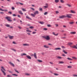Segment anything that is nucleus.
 Listing matches in <instances>:
<instances>
[{
  "instance_id": "nucleus-1",
  "label": "nucleus",
  "mask_w": 77,
  "mask_h": 77,
  "mask_svg": "<svg viewBox=\"0 0 77 77\" xmlns=\"http://www.w3.org/2000/svg\"><path fill=\"white\" fill-rule=\"evenodd\" d=\"M1 70L2 73L4 75H6V72H5V71L6 72V69H5V67L3 66L1 67Z\"/></svg>"
},
{
  "instance_id": "nucleus-2",
  "label": "nucleus",
  "mask_w": 77,
  "mask_h": 77,
  "mask_svg": "<svg viewBox=\"0 0 77 77\" xmlns=\"http://www.w3.org/2000/svg\"><path fill=\"white\" fill-rule=\"evenodd\" d=\"M5 19L7 20V21H9L10 22H12V20H11V18L9 17V16H7L6 17H5Z\"/></svg>"
},
{
  "instance_id": "nucleus-3",
  "label": "nucleus",
  "mask_w": 77,
  "mask_h": 77,
  "mask_svg": "<svg viewBox=\"0 0 77 77\" xmlns=\"http://www.w3.org/2000/svg\"><path fill=\"white\" fill-rule=\"evenodd\" d=\"M44 38H45L46 39V40H50V36L49 35H47L46 36H43V37Z\"/></svg>"
},
{
  "instance_id": "nucleus-4",
  "label": "nucleus",
  "mask_w": 77,
  "mask_h": 77,
  "mask_svg": "<svg viewBox=\"0 0 77 77\" xmlns=\"http://www.w3.org/2000/svg\"><path fill=\"white\" fill-rule=\"evenodd\" d=\"M72 15L71 14H66V17H67V18H71V16Z\"/></svg>"
},
{
  "instance_id": "nucleus-5",
  "label": "nucleus",
  "mask_w": 77,
  "mask_h": 77,
  "mask_svg": "<svg viewBox=\"0 0 77 77\" xmlns=\"http://www.w3.org/2000/svg\"><path fill=\"white\" fill-rule=\"evenodd\" d=\"M45 5H46V6H43V8L45 9H46V8H48V4H46Z\"/></svg>"
},
{
  "instance_id": "nucleus-6",
  "label": "nucleus",
  "mask_w": 77,
  "mask_h": 77,
  "mask_svg": "<svg viewBox=\"0 0 77 77\" xmlns=\"http://www.w3.org/2000/svg\"><path fill=\"white\" fill-rule=\"evenodd\" d=\"M59 18H66V16L65 15H62L59 17Z\"/></svg>"
},
{
  "instance_id": "nucleus-7",
  "label": "nucleus",
  "mask_w": 77,
  "mask_h": 77,
  "mask_svg": "<svg viewBox=\"0 0 77 77\" xmlns=\"http://www.w3.org/2000/svg\"><path fill=\"white\" fill-rule=\"evenodd\" d=\"M9 63L10 65H11V66H13V67H14V66H15V65H14V64L13 63H11V62H9Z\"/></svg>"
},
{
  "instance_id": "nucleus-8",
  "label": "nucleus",
  "mask_w": 77,
  "mask_h": 77,
  "mask_svg": "<svg viewBox=\"0 0 77 77\" xmlns=\"http://www.w3.org/2000/svg\"><path fill=\"white\" fill-rule=\"evenodd\" d=\"M34 15H36V14H39V12L38 11H36L34 12Z\"/></svg>"
},
{
  "instance_id": "nucleus-9",
  "label": "nucleus",
  "mask_w": 77,
  "mask_h": 77,
  "mask_svg": "<svg viewBox=\"0 0 77 77\" xmlns=\"http://www.w3.org/2000/svg\"><path fill=\"white\" fill-rule=\"evenodd\" d=\"M34 56L35 58V59H37V57L36 56V53H34Z\"/></svg>"
},
{
  "instance_id": "nucleus-10",
  "label": "nucleus",
  "mask_w": 77,
  "mask_h": 77,
  "mask_svg": "<svg viewBox=\"0 0 77 77\" xmlns=\"http://www.w3.org/2000/svg\"><path fill=\"white\" fill-rule=\"evenodd\" d=\"M23 45V46H29V45L28 44H24Z\"/></svg>"
},
{
  "instance_id": "nucleus-11",
  "label": "nucleus",
  "mask_w": 77,
  "mask_h": 77,
  "mask_svg": "<svg viewBox=\"0 0 77 77\" xmlns=\"http://www.w3.org/2000/svg\"><path fill=\"white\" fill-rule=\"evenodd\" d=\"M55 50H61V48H56L55 49Z\"/></svg>"
},
{
  "instance_id": "nucleus-12",
  "label": "nucleus",
  "mask_w": 77,
  "mask_h": 77,
  "mask_svg": "<svg viewBox=\"0 0 77 77\" xmlns=\"http://www.w3.org/2000/svg\"><path fill=\"white\" fill-rule=\"evenodd\" d=\"M26 57L28 58V59H32L31 57H30V56L29 55H27Z\"/></svg>"
},
{
  "instance_id": "nucleus-13",
  "label": "nucleus",
  "mask_w": 77,
  "mask_h": 77,
  "mask_svg": "<svg viewBox=\"0 0 77 77\" xmlns=\"http://www.w3.org/2000/svg\"><path fill=\"white\" fill-rule=\"evenodd\" d=\"M9 38L10 39H12L14 38V36H9Z\"/></svg>"
},
{
  "instance_id": "nucleus-14",
  "label": "nucleus",
  "mask_w": 77,
  "mask_h": 77,
  "mask_svg": "<svg viewBox=\"0 0 77 77\" xmlns=\"http://www.w3.org/2000/svg\"><path fill=\"white\" fill-rule=\"evenodd\" d=\"M44 47H45V48H49L48 46H47L46 45H44Z\"/></svg>"
},
{
  "instance_id": "nucleus-15",
  "label": "nucleus",
  "mask_w": 77,
  "mask_h": 77,
  "mask_svg": "<svg viewBox=\"0 0 77 77\" xmlns=\"http://www.w3.org/2000/svg\"><path fill=\"white\" fill-rule=\"evenodd\" d=\"M75 33H76V32H70V34H72L73 35L75 34Z\"/></svg>"
},
{
  "instance_id": "nucleus-16",
  "label": "nucleus",
  "mask_w": 77,
  "mask_h": 77,
  "mask_svg": "<svg viewBox=\"0 0 77 77\" xmlns=\"http://www.w3.org/2000/svg\"><path fill=\"white\" fill-rule=\"evenodd\" d=\"M39 23H40V24H44V22L43 21H40L39 22Z\"/></svg>"
},
{
  "instance_id": "nucleus-17",
  "label": "nucleus",
  "mask_w": 77,
  "mask_h": 77,
  "mask_svg": "<svg viewBox=\"0 0 77 77\" xmlns=\"http://www.w3.org/2000/svg\"><path fill=\"white\" fill-rule=\"evenodd\" d=\"M72 48H76V49H77V47L76 46L74 45L72 47Z\"/></svg>"
},
{
  "instance_id": "nucleus-18",
  "label": "nucleus",
  "mask_w": 77,
  "mask_h": 77,
  "mask_svg": "<svg viewBox=\"0 0 77 77\" xmlns=\"http://www.w3.org/2000/svg\"><path fill=\"white\" fill-rule=\"evenodd\" d=\"M19 12L20 14H21V15H23V13H22V12H21V11H19Z\"/></svg>"
},
{
  "instance_id": "nucleus-19",
  "label": "nucleus",
  "mask_w": 77,
  "mask_h": 77,
  "mask_svg": "<svg viewBox=\"0 0 77 77\" xmlns=\"http://www.w3.org/2000/svg\"><path fill=\"white\" fill-rule=\"evenodd\" d=\"M64 63L65 62H63V61H60L58 63H59V64H60V63L63 64V63Z\"/></svg>"
},
{
  "instance_id": "nucleus-20",
  "label": "nucleus",
  "mask_w": 77,
  "mask_h": 77,
  "mask_svg": "<svg viewBox=\"0 0 77 77\" xmlns=\"http://www.w3.org/2000/svg\"><path fill=\"white\" fill-rule=\"evenodd\" d=\"M5 26H6V27H10V25L8 24H6L5 25Z\"/></svg>"
},
{
  "instance_id": "nucleus-21",
  "label": "nucleus",
  "mask_w": 77,
  "mask_h": 77,
  "mask_svg": "<svg viewBox=\"0 0 77 77\" xmlns=\"http://www.w3.org/2000/svg\"><path fill=\"white\" fill-rule=\"evenodd\" d=\"M53 34L54 35H55V36H57L58 35V33H57V34H55V33L54 32H53Z\"/></svg>"
},
{
  "instance_id": "nucleus-22",
  "label": "nucleus",
  "mask_w": 77,
  "mask_h": 77,
  "mask_svg": "<svg viewBox=\"0 0 77 77\" xmlns=\"http://www.w3.org/2000/svg\"><path fill=\"white\" fill-rule=\"evenodd\" d=\"M63 52L64 53H65V54H67L68 53V52H67L65 51V50H63Z\"/></svg>"
},
{
  "instance_id": "nucleus-23",
  "label": "nucleus",
  "mask_w": 77,
  "mask_h": 77,
  "mask_svg": "<svg viewBox=\"0 0 77 77\" xmlns=\"http://www.w3.org/2000/svg\"><path fill=\"white\" fill-rule=\"evenodd\" d=\"M68 60H72V59L68 57L67 58Z\"/></svg>"
},
{
  "instance_id": "nucleus-24",
  "label": "nucleus",
  "mask_w": 77,
  "mask_h": 77,
  "mask_svg": "<svg viewBox=\"0 0 77 77\" xmlns=\"http://www.w3.org/2000/svg\"><path fill=\"white\" fill-rule=\"evenodd\" d=\"M71 13H73V14L75 13V12L74 11L72 10L71 11Z\"/></svg>"
},
{
  "instance_id": "nucleus-25",
  "label": "nucleus",
  "mask_w": 77,
  "mask_h": 77,
  "mask_svg": "<svg viewBox=\"0 0 77 77\" xmlns=\"http://www.w3.org/2000/svg\"><path fill=\"white\" fill-rule=\"evenodd\" d=\"M68 68H72V66H67Z\"/></svg>"
},
{
  "instance_id": "nucleus-26",
  "label": "nucleus",
  "mask_w": 77,
  "mask_h": 77,
  "mask_svg": "<svg viewBox=\"0 0 77 77\" xmlns=\"http://www.w3.org/2000/svg\"><path fill=\"white\" fill-rule=\"evenodd\" d=\"M25 55H27V54H26L25 53H23V54H21V56H25Z\"/></svg>"
},
{
  "instance_id": "nucleus-27",
  "label": "nucleus",
  "mask_w": 77,
  "mask_h": 77,
  "mask_svg": "<svg viewBox=\"0 0 77 77\" xmlns=\"http://www.w3.org/2000/svg\"><path fill=\"white\" fill-rule=\"evenodd\" d=\"M59 2V0H55V3H58Z\"/></svg>"
},
{
  "instance_id": "nucleus-28",
  "label": "nucleus",
  "mask_w": 77,
  "mask_h": 77,
  "mask_svg": "<svg viewBox=\"0 0 77 77\" xmlns=\"http://www.w3.org/2000/svg\"><path fill=\"white\" fill-rule=\"evenodd\" d=\"M47 14H48V12H45L44 13V15H47Z\"/></svg>"
},
{
  "instance_id": "nucleus-29",
  "label": "nucleus",
  "mask_w": 77,
  "mask_h": 77,
  "mask_svg": "<svg viewBox=\"0 0 77 77\" xmlns=\"http://www.w3.org/2000/svg\"><path fill=\"white\" fill-rule=\"evenodd\" d=\"M31 15L33 17H35V15H34V14H31Z\"/></svg>"
},
{
  "instance_id": "nucleus-30",
  "label": "nucleus",
  "mask_w": 77,
  "mask_h": 77,
  "mask_svg": "<svg viewBox=\"0 0 77 77\" xmlns=\"http://www.w3.org/2000/svg\"><path fill=\"white\" fill-rule=\"evenodd\" d=\"M73 77H77V75L76 74H73Z\"/></svg>"
},
{
  "instance_id": "nucleus-31",
  "label": "nucleus",
  "mask_w": 77,
  "mask_h": 77,
  "mask_svg": "<svg viewBox=\"0 0 77 77\" xmlns=\"http://www.w3.org/2000/svg\"><path fill=\"white\" fill-rule=\"evenodd\" d=\"M26 32H32V31L29 30H26Z\"/></svg>"
},
{
  "instance_id": "nucleus-32",
  "label": "nucleus",
  "mask_w": 77,
  "mask_h": 77,
  "mask_svg": "<svg viewBox=\"0 0 77 77\" xmlns=\"http://www.w3.org/2000/svg\"><path fill=\"white\" fill-rule=\"evenodd\" d=\"M72 43L71 42H70L68 43V45H72Z\"/></svg>"
},
{
  "instance_id": "nucleus-33",
  "label": "nucleus",
  "mask_w": 77,
  "mask_h": 77,
  "mask_svg": "<svg viewBox=\"0 0 77 77\" xmlns=\"http://www.w3.org/2000/svg\"><path fill=\"white\" fill-rule=\"evenodd\" d=\"M54 75H56V76L59 75V74L57 73H54Z\"/></svg>"
},
{
  "instance_id": "nucleus-34",
  "label": "nucleus",
  "mask_w": 77,
  "mask_h": 77,
  "mask_svg": "<svg viewBox=\"0 0 77 77\" xmlns=\"http://www.w3.org/2000/svg\"><path fill=\"white\" fill-rule=\"evenodd\" d=\"M38 61L39 62H42V61L41 60H38Z\"/></svg>"
},
{
  "instance_id": "nucleus-35",
  "label": "nucleus",
  "mask_w": 77,
  "mask_h": 77,
  "mask_svg": "<svg viewBox=\"0 0 77 77\" xmlns=\"http://www.w3.org/2000/svg\"><path fill=\"white\" fill-rule=\"evenodd\" d=\"M66 5H67V6H69V7H71V5L68 4H67Z\"/></svg>"
},
{
  "instance_id": "nucleus-36",
  "label": "nucleus",
  "mask_w": 77,
  "mask_h": 77,
  "mask_svg": "<svg viewBox=\"0 0 77 77\" xmlns=\"http://www.w3.org/2000/svg\"><path fill=\"white\" fill-rule=\"evenodd\" d=\"M57 58H58V59H62V57H59V56H58L57 57Z\"/></svg>"
},
{
  "instance_id": "nucleus-37",
  "label": "nucleus",
  "mask_w": 77,
  "mask_h": 77,
  "mask_svg": "<svg viewBox=\"0 0 77 77\" xmlns=\"http://www.w3.org/2000/svg\"><path fill=\"white\" fill-rule=\"evenodd\" d=\"M72 59H77V58L76 57H72Z\"/></svg>"
},
{
  "instance_id": "nucleus-38",
  "label": "nucleus",
  "mask_w": 77,
  "mask_h": 77,
  "mask_svg": "<svg viewBox=\"0 0 77 77\" xmlns=\"http://www.w3.org/2000/svg\"><path fill=\"white\" fill-rule=\"evenodd\" d=\"M26 17L27 18H28V19H29V20H30V17H29L28 16H27Z\"/></svg>"
},
{
  "instance_id": "nucleus-39",
  "label": "nucleus",
  "mask_w": 77,
  "mask_h": 77,
  "mask_svg": "<svg viewBox=\"0 0 77 77\" xmlns=\"http://www.w3.org/2000/svg\"><path fill=\"white\" fill-rule=\"evenodd\" d=\"M48 27H51V25L49 24L47 25Z\"/></svg>"
},
{
  "instance_id": "nucleus-40",
  "label": "nucleus",
  "mask_w": 77,
  "mask_h": 77,
  "mask_svg": "<svg viewBox=\"0 0 77 77\" xmlns=\"http://www.w3.org/2000/svg\"><path fill=\"white\" fill-rule=\"evenodd\" d=\"M13 75H14L15 76H18V75H16V74H13Z\"/></svg>"
},
{
  "instance_id": "nucleus-41",
  "label": "nucleus",
  "mask_w": 77,
  "mask_h": 77,
  "mask_svg": "<svg viewBox=\"0 0 77 77\" xmlns=\"http://www.w3.org/2000/svg\"><path fill=\"white\" fill-rule=\"evenodd\" d=\"M63 0H60L61 3H64V1H63Z\"/></svg>"
},
{
  "instance_id": "nucleus-42",
  "label": "nucleus",
  "mask_w": 77,
  "mask_h": 77,
  "mask_svg": "<svg viewBox=\"0 0 77 77\" xmlns=\"http://www.w3.org/2000/svg\"><path fill=\"white\" fill-rule=\"evenodd\" d=\"M22 10L23 11H26V10L24 8H22Z\"/></svg>"
},
{
  "instance_id": "nucleus-43",
  "label": "nucleus",
  "mask_w": 77,
  "mask_h": 77,
  "mask_svg": "<svg viewBox=\"0 0 77 77\" xmlns=\"http://www.w3.org/2000/svg\"><path fill=\"white\" fill-rule=\"evenodd\" d=\"M15 71H16V72H17V73H18V74H19V72H18V71L17 70H16V69H15L14 70Z\"/></svg>"
},
{
  "instance_id": "nucleus-44",
  "label": "nucleus",
  "mask_w": 77,
  "mask_h": 77,
  "mask_svg": "<svg viewBox=\"0 0 77 77\" xmlns=\"http://www.w3.org/2000/svg\"><path fill=\"white\" fill-rule=\"evenodd\" d=\"M13 44H17V43L16 42H13Z\"/></svg>"
},
{
  "instance_id": "nucleus-45",
  "label": "nucleus",
  "mask_w": 77,
  "mask_h": 77,
  "mask_svg": "<svg viewBox=\"0 0 77 77\" xmlns=\"http://www.w3.org/2000/svg\"><path fill=\"white\" fill-rule=\"evenodd\" d=\"M13 17H16L17 16V15L15 14H14L13 15Z\"/></svg>"
},
{
  "instance_id": "nucleus-46",
  "label": "nucleus",
  "mask_w": 77,
  "mask_h": 77,
  "mask_svg": "<svg viewBox=\"0 0 77 77\" xmlns=\"http://www.w3.org/2000/svg\"><path fill=\"white\" fill-rule=\"evenodd\" d=\"M29 28H30V29H33V28H34L33 26H32L30 27Z\"/></svg>"
},
{
  "instance_id": "nucleus-47",
  "label": "nucleus",
  "mask_w": 77,
  "mask_h": 77,
  "mask_svg": "<svg viewBox=\"0 0 77 77\" xmlns=\"http://www.w3.org/2000/svg\"><path fill=\"white\" fill-rule=\"evenodd\" d=\"M62 56H64V57H65V56H66V55H65V54H62Z\"/></svg>"
},
{
  "instance_id": "nucleus-48",
  "label": "nucleus",
  "mask_w": 77,
  "mask_h": 77,
  "mask_svg": "<svg viewBox=\"0 0 77 77\" xmlns=\"http://www.w3.org/2000/svg\"><path fill=\"white\" fill-rule=\"evenodd\" d=\"M8 77H12L11 75H7Z\"/></svg>"
},
{
  "instance_id": "nucleus-49",
  "label": "nucleus",
  "mask_w": 77,
  "mask_h": 77,
  "mask_svg": "<svg viewBox=\"0 0 77 77\" xmlns=\"http://www.w3.org/2000/svg\"><path fill=\"white\" fill-rule=\"evenodd\" d=\"M12 10H14L15 9V8L13 7L12 8Z\"/></svg>"
},
{
  "instance_id": "nucleus-50",
  "label": "nucleus",
  "mask_w": 77,
  "mask_h": 77,
  "mask_svg": "<svg viewBox=\"0 0 77 77\" xmlns=\"http://www.w3.org/2000/svg\"><path fill=\"white\" fill-rule=\"evenodd\" d=\"M35 33H36V32H32V34H35Z\"/></svg>"
},
{
  "instance_id": "nucleus-51",
  "label": "nucleus",
  "mask_w": 77,
  "mask_h": 77,
  "mask_svg": "<svg viewBox=\"0 0 77 77\" xmlns=\"http://www.w3.org/2000/svg\"><path fill=\"white\" fill-rule=\"evenodd\" d=\"M69 23L70 24H73V23H74V22H70Z\"/></svg>"
},
{
  "instance_id": "nucleus-52",
  "label": "nucleus",
  "mask_w": 77,
  "mask_h": 77,
  "mask_svg": "<svg viewBox=\"0 0 77 77\" xmlns=\"http://www.w3.org/2000/svg\"><path fill=\"white\" fill-rule=\"evenodd\" d=\"M56 14H59V11H56Z\"/></svg>"
},
{
  "instance_id": "nucleus-53",
  "label": "nucleus",
  "mask_w": 77,
  "mask_h": 77,
  "mask_svg": "<svg viewBox=\"0 0 77 77\" xmlns=\"http://www.w3.org/2000/svg\"><path fill=\"white\" fill-rule=\"evenodd\" d=\"M39 9L40 11H42V8H40Z\"/></svg>"
},
{
  "instance_id": "nucleus-54",
  "label": "nucleus",
  "mask_w": 77,
  "mask_h": 77,
  "mask_svg": "<svg viewBox=\"0 0 77 77\" xmlns=\"http://www.w3.org/2000/svg\"><path fill=\"white\" fill-rule=\"evenodd\" d=\"M0 11H4V10L0 8Z\"/></svg>"
},
{
  "instance_id": "nucleus-55",
  "label": "nucleus",
  "mask_w": 77,
  "mask_h": 77,
  "mask_svg": "<svg viewBox=\"0 0 77 77\" xmlns=\"http://www.w3.org/2000/svg\"><path fill=\"white\" fill-rule=\"evenodd\" d=\"M8 14H12V12L9 11L8 12Z\"/></svg>"
},
{
  "instance_id": "nucleus-56",
  "label": "nucleus",
  "mask_w": 77,
  "mask_h": 77,
  "mask_svg": "<svg viewBox=\"0 0 77 77\" xmlns=\"http://www.w3.org/2000/svg\"><path fill=\"white\" fill-rule=\"evenodd\" d=\"M50 63L51 65H53V63L52 62H50Z\"/></svg>"
},
{
  "instance_id": "nucleus-57",
  "label": "nucleus",
  "mask_w": 77,
  "mask_h": 77,
  "mask_svg": "<svg viewBox=\"0 0 77 77\" xmlns=\"http://www.w3.org/2000/svg\"><path fill=\"white\" fill-rule=\"evenodd\" d=\"M19 3L21 5H23V4L22 3Z\"/></svg>"
},
{
  "instance_id": "nucleus-58",
  "label": "nucleus",
  "mask_w": 77,
  "mask_h": 77,
  "mask_svg": "<svg viewBox=\"0 0 77 77\" xmlns=\"http://www.w3.org/2000/svg\"><path fill=\"white\" fill-rule=\"evenodd\" d=\"M44 30H47V28H44Z\"/></svg>"
},
{
  "instance_id": "nucleus-59",
  "label": "nucleus",
  "mask_w": 77,
  "mask_h": 77,
  "mask_svg": "<svg viewBox=\"0 0 77 77\" xmlns=\"http://www.w3.org/2000/svg\"><path fill=\"white\" fill-rule=\"evenodd\" d=\"M48 45H52V44L51 43H48Z\"/></svg>"
},
{
  "instance_id": "nucleus-60",
  "label": "nucleus",
  "mask_w": 77,
  "mask_h": 77,
  "mask_svg": "<svg viewBox=\"0 0 77 77\" xmlns=\"http://www.w3.org/2000/svg\"><path fill=\"white\" fill-rule=\"evenodd\" d=\"M31 9H32L33 11H35V9L33 8H31Z\"/></svg>"
},
{
  "instance_id": "nucleus-61",
  "label": "nucleus",
  "mask_w": 77,
  "mask_h": 77,
  "mask_svg": "<svg viewBox=\"0 0 77 77\" xmlns=\"http://www.w3.org/2000/svg\"><path fill=\"white\" fill-rule=\"evenodd\" d=\"M13 21H16V19H15V18H14L13 19Z\"/></svg>"
},
{
  "instance_id": "nucleus-62",
  "label": "nucleus",
  "mask_w": 77,
  "mask_h": 77,
  "mask_svg": "<svg viewBox=\"0 0 77 77\" xmlns=\"http://www.w3.org/2000/svg\"><path fill=\"white\" fill-rule=\"evenodd\" d=\"M55 26H57V27L58 26V24H55Z\"/></svg>"
},
{
  "instance_id": "nucleus-63",
  "label": "nucleus",
  "mask_w": 77,
  "mask_h": 77,
  "mask_svg": "<svg viewBox=\"0 0 77 77\" xmlns=\"http://www.w3.org/2000/svg\"><path fill=\"white\" fill-rule=\"evenodd\" d=\"M61 47L62 48H65V47H64L63 46H62Z\"/></svg>"
},
{
  "instance_id": "nucleus-64",
  "label": "nucleus",
  "mask_w": 77,
  "mask_h": 77,
  "mask_svg": "<svg viewBox=\"0 0 77 77\" xmlns=\"http://www.w3.org/2000/svg\"><path fill=\"white\" fill-rule=\"evenodd\" d=\"M8 72H10V73H12V72L10 71H8Z\"/></svg>"
}]
</instances>
